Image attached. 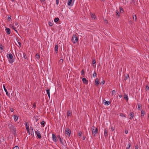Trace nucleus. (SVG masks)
<instances>
[{
  "mask_svg": "<svg viewBox=\"0 0 149 149\" xmlns=\"http://www.w3.org/2000/svg\"><path fill=\"white\" fill-rule=\"evenodd\" d=\"M84 72L83 70H82L81 71V74H84Z\"/></svg>",
  "mask_w": 149,
  "mask_h": 149,
  "instance_id": "3c124183",
  "label": "nucleus"
},
{
  "mask_svg": "<svg viewBox=\"0 0 149 149\" xmlns=\"http://www.w3.org/2000/svg\"><path fill=\"white\" fill-rule=\"evenodd\" d=\"M58 138H59V140H60V142L62 144H63V142H62V141L61 140V138L59 136L58 137Z\"/></svg>",
  "mask_w": 149,
  "mask_h": 149,
  "instance_id": "a19ab883",
  "label": "nucleus"
},
{
  "mask_svg": "<svg viewBox=\"0 0 149 149\" xmlns=\"http://www.w3.org/2000/svg\"><path fill=\"white\" fill-rule=\"evenodd\" d=\"M75 0H69L68 1V4L69 6H72L73 5Z\"/></svg>",
  "mask_w": 149,
  "mask_h": 149,
  "instance_id": "0eeeda50",
  "label": "nucleus"
},
{
  "mask_svg": "<svg viewBox=\"0 0 149 149\" xmlns=\"http://www.w3.org/2000/svg\"><path fill=\"white\" fill-rule=\"evenodd\" d=\"M33 107L34 108H36V104L35 103H34L33 104Z\"/></svg>",
  "mask_w": 149,
  "mask_h": 149,
  "instance_id": "37998d69",
  "label": "nucleus"
},
{
  "mask_svg": "<svg viewBox=\"0 0 149 149\" xmlns=\"http://www.w3.org/2000/svg\"><path fill=\"white\" fill-rule=\"evenodd\" d=\"M63 62V60L62 59H60L59 61V63L60 64H62Z\"/></svg>",
  "mask_w": 149,
  "mask_h": 149,
  "instance_id": "2f4dec72",
  "label": "nucleus"
},
{
  "mask_svg": "<svg viewBox=\"0 0 149 149\" xmlns=\"http://www.w3.org/2000/svg\"><path fill=\"white\" fill-rule=\"evenodd\" d=\"M78 38L77 37L76 34H74L73 35L72 41L73 43H76L78 42Z\"/></svg>",
  "mask_w": 149,
  "mask_h": 149,
  "instance_id": "f257e3e1",
  "label": "nucleus"
},
{
  "mask_svg": "<svg viewBox=\"0 0 149 149\" xmlns=\"http://www.w3.org/2000/svg\"><path fill=\"white\" fill-rule=\"evenodd\" d=\"M8 126L10 130H13L14 132H15V128L14 125H13L11 123H9Z\"/></svg>",
  "mask_w": 149,
  "mask_h": 149,
  "instance_id": "39448f33",
  "label": "nucleus"
},
{
  "mask_svg": "<svg viewBox=\"0 0 149 149\" xmlns=\"http://www.w3.org/2000/svg\"><path fill=\"white\" fill-rule=\"evenodd\" d=\"M49 25L50 26H52L53 25V23L52 22H49Z\"/></svg>",
  "mask_w": 149,
  "mask_h": 149,
  "instance_id": "f704fd0d",
  "label": "nucleus"
},
{
  "mask_svg": "<svg viewBox=\"0 0 149 149\" xmlns=\"http://www.w3.org/2000/svg\"><path fill=\"white\" fill-rule=\"evenodd\" d=\"M35 120L36 122H37L38 120V119L37 118H35Z\"/></svg>",
  "mask_w": 149,
  "mask_h": 149,
  "instance_id": "052dcab7",
  "label": "nucleus"
},
{
  "mask_svg": "<svg viewBox=\"0 0 149 149\" xmlns=\"http://www.w3.org/2000/svg\"><path fill=\"white\" fill-rule=\"evenodd\" d=\"M116 16L118 17H120L119 13H117L116 14Z\"/></svg>",
  "mask_w": 149,
  "mask_h": 149,
  "instance_id": "49530a36",
  "label": "nucleus"
},
{
  "mask_svg": "<svg viewBox=\"0 0 149 149\" xmlns=\"http://www.w3.org/2000/svg\"><path fill=\"white\" fill-rule=\"evenodd\" d=\"M111 129L112 131H114V127H111Z\"/></svg>",
  "mask_w": 149,
  "mask_h": 149,
  "instance_id": "13d9d810",
  "label": "nucleus"
},
{
  "mask_svg": "<svg viewBox=\"0 0 149 149\" xmlns=\"http://www.w3.org/2000/svg\"><path fill=\"white\" fill-rule=\"evenodd\" d=\"M59 20V19L58 18H56L54 19V21L55 22H57Z\"/></svg>",
  "mask_w": 149,
  "mask_h": 149,
  "instance_id": "bb28decb",
  "label": "nucleus"
},
{
  "mask_svg": "<svg viewBox=\"0 0 149 149\" xmlns=\"http://www.w3.org/2000/svg\"><path fill=\"white\" fill-rule=\"evenodd\" d=\"M120 10L121 13H123L124 12L123 8L121 7H120L119 8Z\"/></svg>",
  "mask_w": 149,
  "mask_h": 149,
  "instance_id": "c85d7f7f",
  "label": "nucleus"
},
{
  "mask_svg": "<svg viewBox=\"0 0 149 149\" xmlns=\"http://www.w3.org/2000/svg\"><path fill=\"white\" fill-rule=\"evenodd\" d=\"M96 63V61L95 59H93L92 61V63L93 64H93H95Z\"/></svg>",
  "mask_w": 149,
  "mask_h": 149,
  "instance_id": "58836bf2",
  "label": "nucleus"
},
{
  "mask_svg": "<svg viewBox=\"0 0 149 149\" xmlns=\"http://www.w3.org/2000/svg\"><path fill=\"white\" fill-rule=\"evenodd\" d=\"M82 81L84 83L86 84H88V81L85 78H84L82 79Z\"/></svg>",
  "mask_w": 149,
  "mask_h": 149,
  "instance_id": "f8f14e48",
  "label": "nucleus"
},
{
  "mask_svg": "<svg viewBox=\"0 0 149 149\" xmlns=\"http://www.w3.org/2000/svg\"><path fill=\"white\" fill-rule=\"evenodd\" d=\"M3 88H4V91H5V92L6 93V95H7V96H9V94H8V92L7 91V89H6L5 86H3Z\"/></svg>",
  "mask_w": 149,
  "mask_h": 149,
  "instance_id": "6ab92c4d",
  "label": "nucleus"
},
{
  "mask_svg": "<svg viewBox=\"0 0 149 149\" xmlns=\"http://www.w3.org/2000/svg\"><path fill=\"white\" fill-rule=\"evenodd\" d=\"M67 113V116L68 117L71 116L72 115V112L69 110H68Z\"/></svg>",
  "mask_w": 149,
  "mask_h": 149,
  "instance_id": "ddd939ff",
  "label": "nucleus"
},
{
  "mask_svg": "<svg viewBox=\"0 0 149 149\" xmlns=\"http://www.w3.org/2000/svg\"><path fill=\"white\" fill-rule=\"evenodd\" d=\"M46 91L47 92V95H48V96L50 98V92H49V89L46 90Z\"/></svg>",
  "mask_w": 149,
  "mask_h": 149,
  "instance_id": "412c9836",
  "label": "nucleus"
},
{
  "mask_svg": "<svg viewBox=\"0 0 149 149\" xmlns=\"http://www.w3.org/2000/svg\"><path fill=\"white\" fill-rule=\"evenodd\" d=\"M11 27L16 32L18 33L17 31L16 30V28L14 26H12Z\"/></svg>",
  "mask_w": 149,
  "mask_h": 149,
  "instance_id": "a878e982",
  "label": "nucleus"
},
{
  "mask_svg": "<svg viewBox=\"0 0 149 149\" xmlns=\"http://www.w3.org/2000/svg\"><path fill=\"white\" fill-rule=\"evenodd\" d=\"M116 14L117 13H119L118 10H116Z\"/></svg>",
  "mask_w": 149,
  "mask_h": 149,
  "instance_id": "e2e57ef3",
  "label": "nucleus"
},
{
  "mask_svg": "<svg viewBox=\"0 0 149 149\" xmlns=\"http://www.w3.org/2000/svg\"><path fill=\"white\" fill-rule=\"evenodd\" d=\"M18 44L19 45L20 47H21V42H18Z\"/></svg>",
  "mask_w": 149,
  "mask_h": 149,
  "instance_id": "6e6d98bb",
  "label": "nucleus"
},
{
  "mask_svg": "<svg viewBox=\"0 0 149 149\" xmlns=\"http://www.w3.org/2000/svg\"><path fill=\"white\" fill-rule=\"evenodd\" d=\"M103 103L105 105H109L111 103V102L109 101H106L104 100L103 101Z\"/></svg>",
  "mask_w": 149,
  "mask_h": 149,
  "instance_id": "1a4fd4ad",
  "label": "nucleus"
},
{
  "mask_svg": "<svg viewBox=\"0 0 149 149\" xmlns=\"http://www.w3.org/2000/svg\"><path fill=\"white\" fill-rule=\"evenodd\" d=\"M82 134V132H80L78 133V135L79 136H81Z\"/></svg>",
  "mask_w": 149,
  "mask_h": 149,
  "instance_id": "09e8293b",
  "label": "nucleus"
},
{
  "mask_svg": "<svg viewBox=\"0 0 149 149\" xmlns=\"http://www.w3.org/2000/svg\"><path fill=\"white\" fill-rule=\"evenodd\" d=\"M7 56L9 59V62L10 63H13L14 61V60L13 59V56L12 54H7Z\"/></svg>",
  "mask_w": 149,
  "mask_h": 149,
  "instance_id": "f03ea898",
  "label": "nucleus"
},
{
  "mask_svg": "<svg viewBox=\"0 0 149 149\" xmlns=\"http://www.w3.org/2000/svg\"><path fill=\"white\" fill-rule=\"evenodd\" d=\"M91 130L93 134L95 136L97 133V128L93 126L91 128Z\"/></svg>",
  "mask_w": 149,
  "mask_h": 149,
  "instance_id": "20e7f679",
  "label": "nucleus"
},
{
  "mask_svg": "<svg viewBox=\"0 0 149 149\" xmlns=\"http://www.w3.org/2000/svg\"><path fill=\"white\" fill-rule=\"evenodd\" d=\"M91 16L92 18H94V19L96 18L95 15L93 13L91 14Z\"/></svg>",
  "mask_w": 149,
  "mask_h": 149,
  "instance_id": "b1692460",
  "label": "nucleus"
},
{
  "mask_svg": "<svg viewBox=\"0 0 149 149\" xmlns=\"http://www.w3.org/2000/svg\"><path fill=\"white\" fill-rule=\"evenodd\" d=\"M135 149H139V146H138L137 145L135 146Z\"/></svg>",
  "mask_w": 149,
  "mask_h": 149,
  "instance_id": "603ef678",
  "label": "nucleus"
},
{
  "mask_svg": "<svg viewBox=\"0 0 149 149\" xmlns=\"http://www.w3.org/2000/svg\"><path fill=\"white\" fill-rule=\"evenodd\" d=\"M58 45H56L55 46V52L56 53H58Z\"/></svg>",
  "mask_w": 149,
  "mask_h": 149,
  "instance_id": "4468645a",
  "label": "nucleus"
},
{
  "mask_svg": "<svg viewBox=\"0 0 149 149\" xmlns=\"http://www.w3.org/2000/svg\"><path fill=\"white\" fill-rule=\"evenodd\" d=\"M134 113L133 112H130V120H132L134 116Z\"/></svg>",
  "mask_w": 149,
  "mask_h": 149,
  "instance_id": "9d476101",
  "label": "nucleus"
},
{
  "mask_svg": "<svg viewBox=\"0 0 149 149\" xmlns=\"http://www.w3.org/2000/svg\"><path fill=\"white\" fill-rule=\"evenodd\" d=\"M27 131V132L29 133V134H30V130H29V131Z\"/></svg>",
  "mask_w": 149,
  "mask_h": 149,
  "instance_id": "69168bd1",
  "label": "nucleus"
},
{
  "mask_svg": "<svg viewBox=\"0 0 149 149\" xmlns=\"http://www.w3.org/2000/svg\"><path fill=\"white\" fill-rule=\"evenodd\" d=\"M40 0L41 1L43 2L45 1V0Z\"/></svg>",
  "mask_w": 149,
  "mask_h": 149,
  "instance_id": "338daca9",
  "label": "nucleus"
},
{
  "mask_svg": "<svg viewBox=\"0 0 149 149\" xmlns=\"http://www.w3.org/2000/svg\"><path fill=\"white\" fill-rule=\"evenodd\" d=\"M95 82L96 83V85L97 86L99 84V79L98 78H96L95 81Z\"/></svg>",
  "mask_w": 149,
  "mask_h": 149,
  "instance_id": "a211bd4d",
  "label": "nucleus"
},
{
  "mask_svg": "<svg viewBox=\"0 0 149 149\" xmlns=\"http://www.w3.org/2000/svg\"><path fill=\"white\" fill-rule=\"evenodd\" d=\"M23 55L24 58L25 59H26L27 57L26 56V54L25 53H23Z\"/></svg>",
  "mask_w": 149,
  "mask_h": 149,
  "instance_id": "c9c22d12",
  "label": "nucleus"
},
{
  "mask_svg": "<svg viewBox=\"0 0 149 149\" xmlns=\"http://www.w3.org/2000/svg\"><path fill=\"white\" fill-rule=\"evenodd\" d=\"M124 96V98L127 101L128 100V98L127 95H126V94H125Z\"/></svg>",
  "mask_w": 149,
  "mask_h": 149,
  "instance_id": "5701e85b",
  "label": "nucleus"
},
{
  "mask_svg": "<svg viewBox=\"0 0 149 149\" xmlns=\"http://www.w3.org/2000/svg\"><path fill=\"white\" fill-rule=\"evenodd\" d=\"M10 111L12 112H13V111L14 109L13 108H10Z\"/></svg>",
  "mask_w": 149,
  "mask_h": 149,
  "instance_id": "864d4df0",
  "label": "nucleus"
},
{
  "mask_svg": "<svg viewBox=\"0 0 149 149\" xmlns=\"http://www.w3.org/2000/svg\"><path fill=\"white\" fill-rule=\"evenodd\" d=\"M40 123H41V125H42L43 127H44V125L45 123V122L44 121H43L42 122H41Z\"/></svg>",
  "mask_w": 149,
  "mask_h": 149,
  "instance_id": "c756f323",
  "label": "nucleus"
},
{
  "mask_svg": "<svg viewBox=\"0 0 149 149\" xmlns=\"http://www.w3.org/2000/svg\"><path fill=\"white\" fill-rule=\"evenodd\" d=\"M131 147V145L130 144H129L128 146L126 148V149H130Z\"/></svg>",
  "mask_w": 149,
  "mask_h": 149,
  "instance_id": "79ce46f5",
  "label": "nucleus"
},
{
  "mask_svg": "<svg viewBox=\"0 0 149 149\" xmlns=\"http://www.w3.org/2000/svg\"><path fill=\"white\" fill-rule=\"evenodd\" d=\"M112 95H114L115 96L116 95V91L115 90H113L112 91Z\"/></svg>",
  "mask_w": 149,
  "mask_h": 149,
  "instance_id": "7c9ffc66",
  "label": "nucleus"
},
{
  "mask_svg": "<svg viewBox=\"0 0 149 149\" xmlns=\"http://www.w3.org/2000/svg\"><path fill=\"white\" fill-rule=\"evenodd\" d=\"M122 117H125V115H122Z\"/></svg>",
  "mask_w": 149,
  "mask_h": 149,
  "instance_id": "774afa93",
  "label": "nucleus"
},
{
  "mask_svg": "<svg viewBox=\"0 0 149 149\" xmlns=\"http://www.w3.org/2000/svg\"><path fill=\"white\" fill-rule=\"evenodd\" d=\"M11 16H8V18H7L8 21H10V19H11Z\"/></svg>",
  "mask_w": 149,
  "mask_h": 149,
  "instance_id": "e433bc0d",
  "label": "nucleus"
},
{
  "mask_svg": "<svg viewBox=\"0 0 149 149\" xmlns=\"http://www.w3.org/2000/svg\"><path fill=\"white\" fill-rule=\"evenodd\" d=\"M35 133L38 138L40 139L41 138V135L40 134V132L39 131L37 130L36 131H35Z\"/></svg>",
  "mask_w": 149,
  "mask_h": 149,
  "instance_id": "423d86ee",
  "label": "nucleus"
},
{
  "mask_svg": "<svg viewBox=\"0 0 149 149\" xmlns=\"http://www.w3.org/2000/svg\"><path fill=\"white\" fill-rule=\"evenodd\" d=\"M52 138L54 142H56L57 141V137L53 134H52Z\"/></svg>",
  "mask_w": 149,
  "mask_h": 149,
  "instance_id": "6e6552de",
  "label": "nucleus"
},
{
  "mask_svg": "<svg viewBox=\"0 0 149 149\" xmlns=\"http://www.w3.org/2000/svg\"><path fill=\"white\" fill-rule=\"evenodd\" d=\"M119 97H120L121 98L122 97V95H119Z\"/></svg>",
  "mask_w": 149,
  "mask_h": 149,
  "instance_id": "0e129e2a",
  "label": "nucleus"
},
{
  "mask_svg": "<svg viewBox=\"0 0 149 149\" xmlns=\"http://www.w3.org/2000/svg\"><path fill=\"white\" fill-rule=\"evenodd\" d=\"M82 139H83V140H84L85 139H86V136H83Z\"/></svg>",
  "mask_w": 149,
  "mask_h": 149,
  "instance_id": "4d7b16f0",
  "label": "nucleus"
},
{
  "mask_svg": "<svg viewBox=\"0 0 149 149\" xmlns=\"http://www.w3.org/2000/svg\"><path fill=\"white\" fill-rule=\"evenodd\" d=\"M30 130H31V132H33V134H34V132H33V128L32 127H30Z\"/></svg>",
  "mask_w": 149,
  "mask_h": 149,
  "instance_id": "ea45409f",
  "label": "nucleus"
},
{
  "mask_svg": "<svg viewBox=\"0 0 149 149\" xmlns=\"http://www.w3.org/2000/svg\"><path fill=\"white\" fill-rule=\"evenodd\" d=\"M26 129L27 130V131H29V126H27V127H26Z\"/></svg>",
  "mask_w": 149,
  "mask_h": 149,
  "instance_id": "c03bdc74",
  "label": "nucleus"
},
{
  "mask_svg": "<svg viewBox=\"0 0 149 149\" xmlns=\"http://www.w3.org/2000/svg\"><path fill=\"white\" fill-rule=\"evenodd\" d=\"M146 89H147L148 90L149 89V86H148V85H147L146 86Z\"/></svg>",
  "mask_w": 149,
  "mask_h": 149,
  "instance_id": "de8ad7c7",
  "label": "nucleus"
},
{
  "mask_svg": "<svg viewBox=\"0 0 149 149\" xmlns=\"http://www.w3.org/2000/svg\"><path fill=\"white\" fill-rule=\"evenodd\" d=\"M105 83V81L104 80H103L100 83V84H104Z\"/></svg>",
  "mask_w": 149,
  "mask_h": 149,
  "instance_id": "a18cd8bd",
  "label": "nucleus"
},
{
  "mask_svg": "<svg viewBox=\"0 0 149 149\" xmlns=\"http://www.w3.org/2000/svg\"><path fill=\"white\" fill-rule=\"evenodd\" d=\"M5 31L6 33L8 35H9L10 33V29L9 28H6L5 29Z\"/></svg>",
  "mask_w": 149,
  "mask_h": 149,
  "instance_id": "9b49d317",
  "label": "nucleus"
},
{
  "mask_svg": "<svg viewBox=\"0 0 149 149\" xmlns=\"http://www.w3.org/2000/svg\"><path fill=\"white\" fill-rule=\"evenodd\" d=\"M3 46L1 44H0V52H2L3 50Z\"/></svg>",
  "mask_w": 149,
  "mask_h": 149,
  "instance_id": "dca6fc26",
  "label": "nucleus"
},
{
  "mask_svg": "<svg viewBox=\"0 0 149 149\" xmlns=\"http://www.w3.org/2000/svg\"><path fill=\"white\" fill-rule=\"evenodd\" d=\"M36 58L38 59L39 60L40 58V56L39 54H37L36 55Z\"/></svg>",
  "mask_w": 149,
  "mask_h": 149,
  "instance_id": "4be33fe9",
  "label": "nucleus"
},
{
  "mask_svg": "<svg viewBox=\"0 0 149 149\" xmlns=\"http://www.w3.org/2000/svg\"><path fill=\"white\" fill-rule=\"evenodd\" d=\"M138 109L139 110H141V109H140V107H141V104H138Z\"/></svg>",
  "mask_w": 149,
  "mask_h": 149,
  "instance_id": "72a5a7b5",
  "label": "nucleus"
},
{
  "mask_svg": "<svg viewBox=\"0 0 149 149\" xmlns=\"http://www.w3.org/2000/svg\"><path fill=\"white\" fill-rule=\"evenodd\" d=\"M59 0H56V4L57 5H58L59 3Z\"/></svg>",
  "mask_w": 149,
  "mask_h": 149,
  "instance_id": "8fccbe9b",
  "label": "nucleus"
},
{
  "mask_svg": "<svg viewBox=\"0 0 149 149\" xmlns=\"http://www.w3.org/2000/svg\"><path fill=\"white\" fill-rule=\"evenodd\" d=\"M133 19L135 21H137V17L136 15L134 13L133 15Z\"/></svg>",
  "mask_w": 149,
  "mask_h": 149,
  "instance_id": "2eb2a0df",
  "label": "nucleus"
},
{
  "mask_svg": "<svg viewBox=\"0 0 149 149\" xmlns=\"http://www.w3.org/2000/svg\"><path fill=\"white\" fill-rule=\"evenodd\" d=\"M128 131L127 130H125V133L126 134H127L128 133Z\"/></svg>",
  "mask_w": 149,
  "mask_h": 149,
  "instance_id": "bf43d9fd",
  "label": "nucleus"
},
{
  "mask_svg": "<svg viewBox=\"0 0 149 149\" xmlns=\"http://www.w3.org/2000/svg\"><path fill=\"white\" fill-rule=\"evenodd\" d=\"M25 126L26 127H27V126H29L28 123L27 122L26 123Z\"/></svg>",
  "mask_w": 149,
  "mask_h": 149,
  "instance_id": "5fc2aeb1",
  "label": "nucleus"
},
{
  "mask_svg": "<svg viewBox=\"0 0 149 149\" xmlns=\"http://www.w3.org/2000/svg\"><path fill=\"white\" fill-rule=\"evenodd\" d=\"M104 135L106 137H107L108 136V134H107V130L106 129H104Z\"/></svg>",
  "mask_w": 149,
  "mask_h": 149,
  "instance_id": "f3484780",
  "label": "nucleus"
},
{
  "mask_svg": "<svg viewBox=\"0 0 149 149\" xmlns=\"http://www.w3.org/2000/svg\"><path fill=\"white\" fill-rule=\"evenodd\" d=\"M129 77V75L128 74H126L125 76V78L124 79L125 81Z\"/></svg>",
  "mask_w": 149,
  "mask_h": 149,
  "instance_id": "cd10ccee",
  "label": "nucleus"
},
{
  "mask_svg": "<svg viewBox=\"0 0 149 149\" xmlns=\"http://www.w3.org/2000/svg\"><path fill=\"white\" fill-rule=\"evenodd\" d=\"M18 119V117L16 115H14V119L15 121H17Z\"/></svg>",
  "mask_w": 149,
  "mask_h": 149,
  "instance_id": "aec40b11",
  "label": "nucleus"
},
{
  "mask_svg": "<svg viewBox=\"0 0 149 149\" xmlns=\"http://www.w3.org/2000/svg\"><path fill=\"white\" fill-rule=\"evenodd\" d=\"M65 135L69 137L71 134V131L70 129L68 128H66L65 130Z\"/></svg>",
  "mask_w": 149,
  "mask_h": 149,
  "instance_id": "7ed1b4c3",
  "label": "nucleus"
},
{
  "mask_svg": "<svg viewBox=\"0 0 149 149\" xmlns=\"http://www.w3.org/2000/svg\"><path fill=\"white\" fill-rule=\"evenodd\" d=\"M97 75V73L95 72H94V73L93 74V77H95Z\"/></svg>",
  "mask_w": 149,
  "mask_h": 149,
  "instance_id": "473e14b6",
  "label": "nucleus"
},
{
  "mask_svg": "<svg viewBox=\"0 0 149 149\" xmlns=\"http://www.w3.org/2000/svg\"><path fill=\"white\" fill-rule=\"evenodd\" d=\"M145 114V111L143 110L141 111V116H144Z\"/></svg>",
  "mask_w": 149,
  "mask_h": 149,
  "instance_id": "393cba45",
  "label": "nucleus"
},
{
  "mask_svg": "<svg viewBox=\"0 0 149 149\" xmlns=\"http://www.w3.org/2000/svg\"><path fill=\"white\" fill-rule=\"evenodd\" d=\"M13 149H19V148L18 146H16L13 148Z\"/></svg>",
  "mask_w": 149,
  "mask_h": 149,
  "instance_id": "4c0bfd02",
  "label": "nucleus"
},
{
  "mask_svg": "<svg viewBox=\"0 0 149 149\" xmlns=\"http://www.w3.org/2000/svg\"><path fill=\"white\" fill-rule=\"evenodd\" d=\"M18 24V23L17 22H15V25L16 26Z\"/></svg>",
  "mask_w": 149,
  "mask_h": 149,
  "instance_id": "680f3d73",
  "label": "nucleus"
}]
</instances>
